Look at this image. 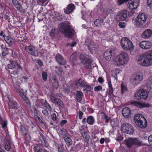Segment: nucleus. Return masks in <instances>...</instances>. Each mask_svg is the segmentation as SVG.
I'll return each instance as SVG.
<instances>
[{"label":"nucleus","mask_w":152,"mask_h":152,"mask_svg":"<svg viewBox=\"0 0 152 152\" xmlns=\"http://www.w3.org/2000/svg\"><path fill=\"white\" fill-rule=\"evenodd\" d=\"M58 28L60 31L68 38H72L74 35V30L70 27L69 23L67 21L61 23Z\"/></svg>","instance_id":"f257e3e1"},{"label":"nucleus","mask_w":152,"mask_h":152,"mask_svg":"<svg viewBox=\"0 0 152 152\" xmlns=\"http://www.w3.org/2000/svg\"><path fill=\"white\" fill-rule=\"evenodd\" d=\"M137 60L139 63L142 66L152 65V50L140 56Z\"/></svg>","instance_id":"f03ea898"},{"label":"nucleus","mask_w":152,"mask_h":152,"mask_svg":"<svg viewBox=\"0 0 152 152\" xmlns=\"http://www.w3.org/2000/svg\"><path fill=\"white\" fill-rule=\"evenodd\" d=\"M134 121L136 124L140 128H145L147 126V121L142 115L137 114L135 115Z\"/></svg>","instance_id":"7ed1b4c3"},{"label":"nucleus","mask_w":152,"mask_h":152,"mask_svg":"<svg viewBox=\"0 0 152 152\" xmlns=\"http://www.w3.org/2000/svg\"><path fill=\"white\" fill-rule=\"evenodd\" d=\"M80 59L84 67L89 69L90 70L92 69V61L89 58L88 55L85 53H83L80 55Z\"/></svg>","instance_id":"20e7f679"},{"label":"nucleus","mask_w":152,"mask_h":152,"mask_svg":"<svg viewBox=\"0 0 152 152\" xmlns=\"http://www.w3.org/2000/svg\"><path fill=\"white\" fill-rule=\"evenodd\" d=\"M121 44L122 48L126 50H131L134 48L132 42L126 37H124L121 39Z\"/></svg>","instance_id":"39448f33"},{"label":"nucleus","mask_w":152,"mask_h":152,"mask_svg":"<svg viewBox=\"0 0 152 152\" xmlns=\"http://www.w3.org/2000/svg\"><path fill=\"white\" fill-rule=\"evenodd\" d=\"M143 80L142 74L138 72L132 75L130 79V82L133 85H137Z\"/></svg>","instance_id":"423d86ee"},{"label":"nucleus","mask_w":152,"mask_h":152,"mask_svg":"<svg viewBox=\"0 0 152 152\" xmlns=\"http://www.w3.org/2000/svg\"><path fill=\"white\" fill-rule=\"evenodd\" d=\"M87 46L88 50L92 53H94L98 50V46L94 41L86 40L84 44Z\"/></svg>","instance_id":"0eeeda50"},{"label":"nucleus","mask_w":152,"mask_h":152,"mask_svg":"<svg viewBox=\"0 0 152 152\" xmlns=\"http://www.w3.org/2000/svg\"><path fill=\"white\" fill-rule=\"evenodd\" d=\"M129 60L128 55L124 53L120 54L117 57L116 62L117 65H123L126 64Z\"/></svg>","instance_id":"6e6552de"},{"label":"nucleus","mask_w":152,"mask_h":152,"mask_svg":"<svg viewBox=\"0 0 152 152\" xmlns=\"http://www.w3.org/2000/svg\"><path fill=\"white\" fill-rule=\"evenodd\" d=\"M125 142L128 148L131 147L133 145L140 146L142 144V142L136 138H129L125 140Z\"/></svg>","instance_id":"1a4fd4ad"},{"label":"nucleus","mask_w":152,"mask_h":152,"mask_svg":"<svg viewBox=\"0 0 152 152\" xmlns=\"http://www.w3.org/2000/svg\"><path fill=\"white\" fill-rule=\"evenodd\" d=\"M147 16L145 13H140L136 20V24L138 26L143 25L145 23Z\"/></svg>","instance_id":"9d476101"},{"label":"nucleus","mask_w":152,"mask_h":152,"mask_svg":"<svg viewBox=\"0 0 152 152\" xmlns=\"http://www.w3.org/2000/svg\"><path fill=\"white\" fill-rule=\"evenodd\" d=\"M148 96L146 90L142 89L137 91L135 94L134 98L135 99L139 100L141 99H146Z\"/></svg>","instance_id":"9b49d317"},{"label":"nucleus","mask_w":152,"mask_h":152,"mask_svg":"<svg viewBox=\"0 0 152 152\" xmlns=\"http://www.w3.org/2000/svg\"><path fill=\"white\" fill-rule=\"evenodd\" d=\"M122 130L123 132L130 134L134 132L133 127L129 124L124 123L122 125Z\"/></svg>","instance_id":"f8f14e48"},{"label":"nucleus","mask_w":152,"mask_h":152,"mask_svg":"<svg viewBox=\"0 0 152 152\" xmlns=\"http://www.w3.org/2000/svg\"><path fill=\"white\" fill-rule=\"evenodd\" d=\"M25 50L28 53L33 56L37 57L39 55L37 51L36 50L35 47L33 45H30L26 46Z\"/></svg>","instance_id":"ddd939ff"},{"label":"nucleus","mask_w":152,"mask_h":152,"mask_svg":"<svg viewBox=\"0 0 152 152\" xmlns=\"http://www.w3.org/2000/svg\"><path fill=\"white\" fill-rule=\"evenodd\" d=\"M128 14L127 11L123 10L118 14L116 17V20L119 22L125 20L127 18Z\"/></svg>","instance_id":"4468645a"},{"label":"nucleus","mask_w":152,"mask_h":152,"mask_svg":"<svg viewBox=\"0 0 152 152\" xmlns=\"http://www.w3.org/2000/svg\"><path fill=\"white\" fill-rule=\"evenodd\" d=\"M139 3V0H130L127 4V7L130 10H134L137 8Z\"/></svg>","instance_id":"2eb2a0df"},{"label":"nucleus","mask_w":152,"mask_h":152,"mask_svg":"<svg viewBox=\"0 0 152 152\" xmlns=\"http://www.w3.org/2000/svg\"><path fill=\"white\" fill-rule=\"evenodd\" d=\"M139 46L140 48L142 49L147 50L151 48L152 46V43L149 41H142L139 43Z\"/></svg>","instance_id":"dca6fc26"},{"label":"nucleus","mask_w":152,"mask_h":152,"mask_svg":"<svg viewBox=\"0 0 152 152\" xmlns=\"http://www.w3.org/2000/svg\"><path fill=\"white\" fill-rule=\"evenodd\" d=\"M131 104L132 105L134 106L139 108H142L144 107H148L151 106L150 104L148 103H143L140 102L133 101H131Z\"/></svg>","instance_id":"f3484780"},{"label":"nucleus","mask_w":152,"mask_h":152,"mask_svg":"<svg viewBox=\"0 0 152 152\" xmlns=\"http://www.w3.org/2000/svg\"><path fill=\"white\" fill-rule=\"evenodd\" d=\"M16 66H17L19 69L22 70V68L20 64L16 61H12L11 62L10 64L7 65V67L8 69L10 70H12L14 69Z\"/></svg>","instance_id":"a211bd4d"},{"label":"nucleus","mask_w":152,"mask_h":152,"mask_svg":"<svg viewBox=\"0 0 152 152\" xmlns=\"http://www.w3.org/2000/svg\"><path fill=\"white\" fill-rule=\"evenodd\" d=\"M55 59L56 61L60 65H64L66 64V61L64 57L59 54L56 55Z\"/></svg>","instance_id":"6ab92c4d"},{"label":"nucleus","mask_w":152,"mask_h":152,"mask_svg":"<svg viewBox=\"0 0 152 152\" xmlns=\"http://www.w3.org/2000/svg\"><path fill=\"white\" fill-rule=\"evenodd\" d=\"M76 84L77 86L81 87H86L89 89L90 88V85L88 84L85 81L81 79H79L76 82Z\"/></svg>","instance_id":"aec40b11"},{"label":"nucleus","mask_w":152,"mask_h":152,"mask_svg":"<svg viewBox=\"0 0 152 152\" xmlns=\"http://www.w3.org/2000/svg\"><path fill=\"white\" fill-rule=\"evenodd\" d=\"M152 35V30L148 29L145 30L141 34L142 38L145 39H148L151 37Z\"/></svg>","instance_id":"412c9836"},{"label":"nucleus","mask_w":152,"mask_h":152,"mask_svg":"<svg viewBox=\"0 0 152 152\" xmlns=\"http://www.w3.org/2000/svg\"><path fill=\"white\" fill-rule=\"evenodd\" d=\"M12 3L16 8L22 13L25 12V10L22 8L21 5L17 0H12Z\"/></svg>","instance_id":"4be33fe9"},{"label":"nucleus","mask_w":152,"mask_h":152,"mask_svg":"<svg viewBox=\"0 0 152 152\" xmlns=\"http://www.w3.org/2000/svg\"><path fill=\"white\" fill-rule=\"evenodd\" d=\"M9 113L10 114L12 115V112L15 110L17 104L15 102L10 101L9 103Z\"/></svg>","instance_id":"5701e85b"},{"label":"nucleus","mask_w":152,"mask_h":152,"mask_svg":"<svg viewBox=\"0 0 152 152\" xmlns=\"http://www.w3.org/2000/svg\"><path fill=\"white\" fill-rule=\"evenodd\" d=\"M63 138L67 146H70L72 144V141L71 136L69 134H65L63 137Z\"/></svg>","instance_id":"b1692460"},{"label":"nucleus","mask_w":152,"mask_h":152,"mask_svg":"<svg viewBox=\"0 0 152 152\" xmlns=\"http://www.w3.org/2000/svg\"><path fill=\"white\" fill-rule=\"evenodd\" d=\"M51 101L53 102L56 103L61 108H63L64 107V104L62 101L61 100L55 98L54 96H51L50 97Z\"/></svg>","instance_id":"393cba45"},{"label":"nucleus","mask_w":152,"mask_h":152,"mask_svg":"<svg viewBox=\"0 0 152 152\" xmlns=\"http://www.w3.org/2000/svg\"><path fill=\"white\" fill-rule=\"evenodd\" d=\"M75 8V6L74 4H69L64 10V13L67 14H69L74 10Z\"/></svg>","instance_id":"a878e982"},{"label":"nucleus","mask_w":152,"mask_h":152,"mask_svg":"<svg viewBox=\"0 0 152 152\" xmlns=\"http://www.w3.org/2000/svg\"><path fill=\"white\" fill-rule=\"evenodd\" d=\"M131 113L130 109L128 107H125L122 110L123 115L126 118H128L130 116Z\"/></svg>","instance_id":"bb28decb"},{"label":"nucleus","mask_w":152,"mask_h":152,"mask_svg":"<svg viewBox=\"0 0 152 152\" xmlns=\"http://www.w3.org/2000/svg\"><path fill=\"white\" fill-rule=\"evenodd\" d=\"M104 56L107 60L110 61L112 58L113 56L112 51L111 50L106 51L104 53Z\"/></svg>","instance_id":"cd10ccee"},{"label":"nucleus","mask_w":152,"mask_h":152,"mask_svg":"<svg viewBox=\"0 0 152 152\" xmlns=\"http://www.w3.org/2000/svg\"><path fill=\"white\" fill-rule=\"evenodd\" d=\"M18 91L20 96L22 97L26 103L28 104H29V100L26 97V94L24 93L23 90L22 89L19 88Z\"/></svg>","instance_id":"c85d7f7f"},{"label":"nucleus","mask_w":152,"mask_h":152,"mask_svg":"<svg viewBox=\"0 0 152 152\" xmlns=\"http://www.w3.org/2000/svg\"><path fill=\"white\" fill-rule=\"evenodd\" d=\"M146 86L148 91L152 92V76L148 78Z\"/></svg>","instance_id":"c756f323"},{"label":"nucleus","mask_w":152,"mask_h":152,"mask_svg":"<svg viewBox=\"0 0 152 152\" xmlns=\"http://www.w3.org/2000/svg\"><path fill=\"white\" fill-rule=\"evenodd\" d=\"M4 39L9 46L12 45L15 42V40L10 37H6Z\"/></svg>","instance_id":"7c9ffc66"},{"label":"nucleus","mask_w":152,"mask_h":152,"mask_svg":"<svg viewBox=\"0 0 152 152\" xmlns=\"http://www.w3.org/2000/svg\"><path fill=\"white\" fill-rule=\"evenodd\" d=\"M23 110L22 109V108L20 107H19L18 108H16L15 109V110L12 112L13 114L12 115H11L12 116H15L16 115H20L22 114V111Z\"/></svg>","instance_id":"2f4dec72"},{"label":"nucleus","mask_w":152,"mask_h":152,"mask_svg":"<svg viewBox=\"0 0 152 152\" xmlns=\"http://www.w3.org/2000/svg\"><path fill=\"white\" fill-rule=\"evenodd\" d=\"M54 71L56 74L60 75H62L63 73L62 68L56 66H55Z\"/></svg>","instance_id":"473e14b6"},{"label":"nucleus","mask_w":152,"mask_h":152,"mask_svg":"<svg viewBox=\"0 0 152 152\" xmlns=\"http://www.w3.org/2000/svg\"><path fill=\"white\" fill-rule=\"evenodd\" d=\"M83 93L81 91H77L76 92V99L78 102H80L82 100V96Z\"/></svg>","instance_id":"72a5a7b5"},{"label":"nucleus","mask_w":152,"mask_h":152,"mask_svg":"<svg viewBox=\"0 0 152 152\" xmlns=\"http://www.w3.org/2000/svg\"><path fill=\"white\" fill-rule=\"evenodd\" d=\"M103 20L102 19H96L94 21V24L96 26H101L103 24Z\"/></svg>","instance_id":"f704fd0d"},{"label":"nucleus","mask_w":152,"mask_h":152,"mask_svg":"<svg viewBox=\"0 0 152 152\" xmlns=\"http://www.w3.org/2000/svg\"><path fill=\"white\" fill-rule=\"evenodd\" d=\"M87 122L89 124L93 125L94 122V117L91 116L88 117L87 119Z\"/></svg>","instance_id":"c9c22d12"},{"label":"nucleus","mask_w":152,"mask_h":152,"mask_svg":"<svg viewBox=\"0 0 152 152\" xmlns=\"http://www.w3.org/2000/svg\"><path fill=\"white\" fill-rule=\"evenodd\" d=\"M51 83L53 86L56 88H57L58 86V80L55 78H53L51 80Z\"/></svg>","instance_id":"e433bc0d"},{"label":"nucleus","mask_w":152,"mask_h":152,"mask_svg":"<svg viewBox=\"0 0 152 152\" xmlns=\"http://www.w3.org/2000/svg\"><path fill=\"white\" fill-rule=\"evenodd\" d=\"M108 85L109 89V93L110 94H113V88L112 87V85L111 83L110 80L108 82Z\"/></svg>","instance_id":"4c0bfd02"},{"label":"nucleus","mask_w":152,"mask_h":152,"mask_svg":"<svg viewBox=\"0 0 152 152\" xmlns=\"http://www.w3.org/2000/svg\"><path fill=\"white\" fill-rule=\"evenodd\" d=\"M13 70H9L8 72L11 76L12 75H17L18 74V71L17 69H13Z\"/></svg>","instance_id":"58836bf2"},{"label":"nucleus","mask_w":152,"mask_h":152,"mask_svg":"<svg viewBox=\"0 0 152 152\" xmlns=\"http://www.w3.org/2000/svg\"><path fill=\"white\" fill-rule=\"evenodd\" d=\"M111 11V10L110 9H107L106 8H104L102 7L100 9V11L102 12H103L104 13L108 14Z\"/></svg>","instance_id":"ea45409f"},{"label":"nucleus","mask_w":152,"mask_h":152,"mask_svg":"<svg viewBox=\"0 0 152 152\" xmlns=\"http://www.w3.org/2000/svg\"><path fill=\"white\" fill-rule=\"evenodd\" d=\"M81 134L84 138V140L86 141H88L89 139V136L87 134H86V132H82Z\"/></svg>","instance_id":"a19ab883"},{"label":"nucleus","mask_w":152,"mask_h":152,"mask_svg":"<svg viewBox=\"0 0 152 152\" xmlns=\"http://www.w3.org/2000/svg\"><path fill=\"white\" fill-rule=\"evenodd\" d=\"M58 31L57 29H53L51 30L50 33V35L52 37H54L57 34Z\"/></svg>","instance_id":"79ce46f5"},{"label":"nucleus","mask_w":152,"mask_h":152,"mask_svg":"<svg viewBox=\"0 0 152 152\" xmlns=\"http://www.w3.org/2000/svg\"><path fill=\"white\" fill-rule=\"evenodd\" d=\"M70 60L71 62H72L73 63V64H74L75 63V61L76 60V56L75 55H72L70 57Z\"/></svg>","instance_id":"37998d69"},{"label":"nucleus","mask_w":152,"mask_h":152,"mask_svg":"<svg viewBox=\"0 0 152 152\" xmlns=\"http://www.w3.org/2000/svg\"><path fill=\"white\" fill-rule=\"evenodd\" d=\"M42 76L44 80L46 81L47 80V74L46 72H43L42 73Z\"/></svg>","instance_id":"c03bdc74"},{"label":"nucleus","mask_w":152,"mask_h":152,"mask_svg":"<svg viewBox=\"0 0 152 152\" xmlns=\"http://www.w3.org/2000/svg\"><path fill=\"white\" fill-rule=\"evenodd\" d=\"M10 143V142H8V143H6L5 148V149L7 151H9L11 148Z\"/></svg>","instance_id":"a18cd8bd"},{"label":"nucleus","mask_w":152,"mask_h":152,"mask_svg":"<svg viewBox=\"0 0 152 152\" xmlns=\"http://www.w3.org/2000/svg\"><path fill=\"white\" fill-rule=\"evenodd\" d=\"M45 104L46 108L51 112L52 111V108L49 104L48 103L46 102Z\"/></svg>","instance_id":"49530a36"},{"label":"nucleus","mask_w":152,"mask_h":152,"mask_svg":"<svg viewBox=\"0 0 152 152\" xmlns=\"http://www.w3.org/2000/svg\"><path fill=\"white\" fill-rule=\"evenodd\" d=\"M121 90L122 91L121 93L123 94L127 90V88L124 85H122L121 87Z\"/></svg>","instance_id":"de8ad7c7"},{"label":"nucleus","mask_w":152,"mask_h":152,"mask_svg":"<svg viewBox=\"0 0 152 152\" xmlns=\"http://www.w3.org/2000/svg\"><path fill=\"white\" fill-rule=\"evenodd\" d=\"M102 89V87L101 86H98L94 88V90L95 91H98L101 90Z\"/></svg>","instance_id":"09e8293b"},{"label":"nucleus","mask_w":152,"mask_h":152,"mask_svg":"<svg viewBox=\"0 0 152 152\" xmlns=\"http://www.w3.org/2000/svg\"><path fill=\"white\" fill-rule=\"evenodd\" d=\"M147 5L150 8H152V0H148Z\"/></svg>","instance_id":"8fccbe9b"},{"label":"nucleus","mask_w":152,"mask_h":152,"mask_svg":"<svg viewBox=\"0 0 152 152\" xmlns=\"http://www.w3.org/2000/svg\"><path fill=\"white\" fill-rule=\"evenodd\" d=\"M104 119L105 120V122L106 123H108L111 119V118L110 117H108L107 115H105L104 116Z\"/></svg>","instance_id":"3c124183"},{"label":"nucleus","mask_w":152,"mask_h":152,"mask_svg":"<svg viewBox=\"0 0 152 152\" xmlns=\"http://www.w3.org/2000/svg\"><path fill=\"white\" fill-rule=\"evenodd\" d=\"M51 117L53 121H56L57 119V117L56 114H55V113H53L51 115Z\"/></svg>","instance_id":"603ef678"},{"label":"nucleus","mask_w":152,"mask_h":152,"mask_svg":"<svg viewBox=\"0 0 152 152\" xmlns=\"http://www.w3.org/2000/svg\"><path fill=\"white\" fill-rule=\"evenodd\" d=\"M129 0H119L118 1V4L121 5L127 1Z\"/></svg>","instance_id":"864d4df0"},{"label":"nucleus","mask_w":152,"mask_h":152,"mask_svg":"<svg viewBox=\"0 0 152 152\" xmlns=\"http://www.w3.org/2000/svg\"><path fill=\"white\" fill-rule=\"evenodd\" d=\"M8 53L9 52L8 50L6 49L4 50V51H3V52H2V55L4 56L8 54Z\"/></svg>","instance_id":"5fc2aeb1"},{"label":"nucleus","mask_w":152,"mask_h":152,"mask_svg":"<svg viewBox=\"0 0 152 152\" xmlns=\"http://www.w3.org/2000/svg\"><path fill=\"white\" fill-rule=\"evenodd\" d=\"M118 25L122 28H124L125 26V23L123 22L119 23Z\"/></svg>","instance_id":"6e6d98bb"},{"label":"nucleus","mask_w":152,"mask_h":152,"mask_svg":"<svg viewBox=\"0 0 152 152\" xmlns=\"http://www.w3.org/2000/svg\"><path fill=\"white\" fill-rule=\"evenodd\" d=\"M148 140L149 144H152V135L149 137L148 138Z\"/></svg>","instance_id":"4d7b16f0"},{"label":"nucleus","mask_w":152,"mask_h":152,"mask_svg":"<svg viewBox=\"0 0 152 152\" xmlns=\"http://www.w3.org/2000/svg\"><path fill=\"white\" fill-rule=\"evenodd\" d=\"M67 122V121L66 120H62L60 123V124L61 126H63Z\"/></svg>","instance_id":"13d9d810"},{"label":"nucleus","mask_w":152,"mask_h":152,"mask_svg":"<svg viewBox=\"0 0 152 152\" xmlns=\"http://www.w3.org/2000/svg\"><path fill=\"white\" fill-rule=\"evenodd\" d=\"M104 79L101 77H99L98 78V81L100 83H102L104 82Z\"/></svg>","instance_id":"bf43d9fd"},{"label":"nucleus","mask_w":152,"mask_h":152,"mask_svg":"<svg viewBox=\"0 0 152 152\" xmlns=\"http://www.w3.org/2000/svg\"><path fill=\"white\" fill-rule=\"evenodd\" d=\"M83 113L81 111H79V118L81 119L82 118V116L83 115Z\"/></svg>","instance_id":"052dcab7"},{"label":"nucleus","mask_w":152,"mask_h":152,"mask_svg":"<svg viewBox=\"0 0 152 152\" xmlns=\"http://www.w3.org/2000/svg\"><path fill=\"white\" fill-rule=\"evenodd\" d=\"M42 113L45 116L48 115H49L48 111L46 110H44L42 111Z\"/></svg>","instance_id":"680f3d73"},{"label":"nucleus","mask_w":152,"mask_h":152,"mask_svg":"<svg viewBox=\"0 0 152 152\" xmlns=\"http://www.w3.org/2000/svg\"><path fill=\"white\" fill-rule=\"evenodd\" d=\"M5 140L6 141V143H8V142H10V143H11L10 138L9 137H7L5 138Z\"/></svg>","instance_id":"e2e57ef3"},{"label":"nucleus","mask_w":152,"mask_h":152,"mask_svg":"<svg viewBox=\"0 0 152 152\" xmlns=\"http://www.w3.org/2000/svg\"><path fill=\"white\" fill-rule=\"evenodd\" d=\"M58 150V152H64V149L61 146L59 147Z\"/></svg>","instance_id":"0e129e2a"},{"label":"nucleus","mask_w":152,"mask_h":152,"mask_svg":"<svg viewBox=\"0 0 152 152\" xmlns=\"http://www.w3.org/2000/svg\"><path fill=\"white\" fill-rule=\"evenodd\" d=\"M4 18L7 20H8V21L9 22H10V18H9V16L7 15H5L4 16Z\"/></svg>","instance_id":"69168bd1"},{"label":"nucleus","mask_w":152,"mask_h":152,"mask_svg":"<svg viewBox=\"0 0 152 152\" xmlns=\"http://www.w3.org/2000/svg\"><path fill=\"white\" fill-rule=\"evenodd\" d=\"M37 63L39 65L41 66H42L43 65V63L40 60H38L37 61Z\"/></svg>","instance_id":"338daca9"},{"label":"nucleus","mask_w":152,"mask_h":152,"mask_svg":"<svg viewBox=\"0 0 152 152\" xmlns=\"http://www.w3.org/2000/svg\"><path fill=\"white\" fill-rule=\"evenodd\" d=\"M104 139L103 138H102L100 139V142L102 144H103L104 142Z\"/></svg>","instance_id":"774afa93"}]
</instances>
